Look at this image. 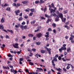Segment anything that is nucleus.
Listing matches in <instances>:
<instances>
[{
  "label": "nucleus",
  "mask_w": 74,
  "mask_h": 74,
  "mask_svg": "<svg viewBox=\"0 0 74 74\" xmlns=\"http://www.w3.org/2000/svg\"><path fill=\"white\" fill-rule=\"evenodd\" d=\"M66 45L67 44H65L63 45V47H62L61 48L59 49V51L60 52H62V50L66 51V47H66Z\"/></svg>",
  "instance_id": "f257e3e1"
},
{
  "label": "nucleus",
  "mask_w": 74,
  "mask_h": 74,
  "mask_svg": "<svg viewBox=\"0 0 74 74\" xmlns=\"http://www.w3.org/2000/svg\"><path fill=\"white\" fill-rule=\"evenodd\" d=\"M62 20V21L63 22H64V23H65L66 22V18H63V17L61 18Z\"/></svg>",
  "instance_id": "9d476101"
},
{
  "label": "nucleus",
  "mask_w": 74,
  "mask_h": 74,
  "mask_svg": "<svg viewBox=\"0 0 74 74\" xmlns=\"http://www.w3.org/2000/svg\"><path fill=\"white\" fill-rule=\"evenodd\" d=\"M36 40V36H34L33 38V40Z\"/></svg>",
  "instance_id": "6e6d98bb"
},
{
  "label": "nucleus",
  "mask_w": 74,
  "mask_h": 74,
  "mask_svg": "<svg viewBox=\"0 0 74 74\" xmlns=\"http://www.w3.org/2000/svg\"><path fill=\"white\" fill-rule=\"evenodd\" d=\"M63 70L64 72H67V69H66L65 68H63Z\"/></svg>",
  "instance_id": "72a5a7b5"
},
{
  "label": "nucleus",
  "mask_w": 74,
  "mask_h": 74,
  "mask_svg": "<svg viewBox=\"0 0 74 74\" xmlns=\"http://www.w3.org/2000/svg\"><path fill=\"white\" fill-rule=\"evenodd\" d=\"M51 16H56L57 15L55 13H53L51 14Z\"/></svg>",
  "instance_id": "dca6fc26"
},
{
  "label": "nucleus",
  "mask_w": 74,
  "mask_h": 74,
  "mask_svg": "<svg viewBox=\"0 0 74 74\" xmlns=\"http://www.w3.org/2000/svg\"><path fill=\"white\" fill-rule=\"evenodd\" d=\"M57 30L59 32H60V27H58L57 28Z\"/></svg>",
  "instance_id": "864d4df0"
},
{
  "label": "nucleus",
  "mask_w": 74,
  "mask_h": 74,
  "mask_svg": "<svg viewBox=\"0 0 74 74\" xmlns=\"http://www.w3.org/2000/svg\"><path fill=\"white\" fill-rule=\"evenodd\" d=\"M23 29H24L25 30H26L27 28V25H25L23 26Z\"/></svg>",
  "instance_id": "a878e982"
},
{
  "label": "nucleus",
  "mask_w": 74,
  "mask_h": 74,
  "mask_svg": "<svg viewBox=\"0 0 74 74\" xmlns=\"http://www.w3.org/2000/svg\"><path fill=\"white\" fill-rule=\"evenodd\" d=\"M5 21L4 20V17H3L1 19V22H2V23H3Z\"/></svg>",
  "instance_id": "4be33fe9"
},
{
  "label": "nucleus",
  "mask_w": 74,
  "mask_h": 74,
  "mask_svg": "<svg viewBox=\"0 0 74 74\" xmlns=\"http://www.w3.org/2000/svg\"><path fill=\"white\" fill-rule=\"evenodd\" d=\"M55 57H53V59L51 61V62L52 63V65L54 66V67H55L56 65L55 64V61L56 62H57L58 61V60L57 58H55Z\"/></svg>",
  "instance_id": "f03ea898"
},
{
  "label": "nucleus",
  "mask_w": 74,
  "mask_h": 74,
  "mask_svg": "<svg viewBox=\"0 0 74 74\" xmlns=\"http://www.w3.org/2000/svg\"><path fill=\"white\" fill-rule=\"evenodd\" d=\"M57 16L58 17V18H60L61 19L63 17V14L62 13H60Z\"/></svg>",
  "instance_id": "39448f33"
},
{
  "label": "nucleus",
  "mask_w": 74,
  "mask_h": 74,
  "mask_svg": "<svg viewBox=\"0 0 74 74\" xmlns=\"http://www.w3.org/2000/svg\"><path fill=\"white\" fill-rule=\"evenodd\" d=\"M45 51L43 49L41 50L40 51L41 53H45Z\"/></svg>",
  "instance_id": "c756f323"
},
{
  "label": "nucleus",
  "mask_w": 74,
  "mask_h": 74,
  "mask_svg": "<svg viewBox=\"0 0 74 74\" xmlns=\"http://www.w3.org/2000/svg\"><path fill=\"white\" fill-rule=\"evenodd\" d=\"M27 51L28 52H31V50H30V49L29 48H28L27 49Z\"/></svg>",
  "instance_id": "8fccbe9b"
},
{
  "label": "nucleus",
  "mask_w": 74,
  "mask_h": 74,
  "mask_svg": "<svg viewBox=\"0 0 74 74\" xmlns=\"http://www.w3.org/2000/svg\"><path fill=\"white\" fill-rule=\"evenodd\" d=\"M7 31L9 32H10V33H12V34L14 33V32H13V31L12 30H10V29H7Z\"/></svg>",
  "instance_id": "412c9836"
},
{
  "label": "nucleus",
  "mask_w": 74,
  "mask_h": 74,
  "mask_svg": "<svg viewBox=\"0 0 74 74\" xmlns=\"http://www.w3.org/2000/svg\"><path fill=\"white\" fill-rule=\"evenodd\" d=\"M71 51V49L70 48V47H69L68 48H67V52L69 53V52H70Z\"/></svg>",
  "instance_id": "f3484780"
},
{
  "label": "nucleus",
  "mask_w": 74,
  "mask_h": 74,
  "mask_svg": "<svg viewBox=\"0 0 74 74\" xmlns=\"http://www.w3.org/2000/svg\"><path fill=\"white\" fill-rule=\"evenodd\" d=\"M64 27L67 28V29L69 30L70 29V27H68L67 25H64Z\"/></svg>",
  "instance_id": "4468645a"
},
{
  "label": "nucleus",
  "mask_w": 74,
  "mask_h": 74,
  "mask_svg": "<svg viewBox=\"0 0 74 74\" xmlns=\"http://www.w3.org/2000/svg\"><path fill=\"white\" fill-rule=\"evenodd\" d=\"M23 19V18L22 17H20L18 19V20L19 21H22Z\"/></svg>",
  "instance_id": "cd10ccee"
},
{
  "label": "nucleus",
  "mask_w": 74,
  "mask_h": 74,
  "mask_svg": "<svg viewBox=\"0 0 74 74\" xmlns=\"http://www.w3.org/2000/svg\"><path fill=\"white\" fill-rule=\"evenodd\" d=\"M41 19L42 20V19H45V18L43 17H41Z\"/></svg>",
  "instance_id": "69168bd1"
},
{
  "label": "nucleus",
  "mask_w": 74,
  "mask_h": 74,
  "mask_svg": "<svg viewBox=\"0 0 74 74\" xmlns=\"http://www.w3.org/2000/svg\"><path fill=\"white\" fill-rule=\"evenodd\" d=\"M51 19H48L46 22V23H49V22H51Z\"/></svg>",
  "instance_id": "5701e85b"
},
{
  "label": "nucleus",
  "mask_w": 74,
  "mask_h": 74,
  "mask_svg": "<svg viewBox=\"0 0 74 74\" xmlns=\"http://www.w3.org/2000/svg\"><path fill=\"white\" fill-rule=\"evenodd\" d=\"M47 30H48V31H49V32H51V31H52V29H51V28H48Z\"/></svg>",
  "instance_id": "a18cd8bd"
},
{
  "label": "nucleus",
  "mask_w": 74,
  "mask_h": 74,
  "mask_svg": "<svg viewBox=\"0 0 74 74\" xmlns=\"http://www.w3.org/2000/svg\"><path fill=\"white\" fill-rule=\"evenodd\" d=\"M36 69H37V70H38V71H41V70H42V71H43V69H42L38 68H37Z\"/></svg>",
  "instance_id": "7c9ffc66"
},
{
  "label": "nucleus",
  "mask_w": 74,
  "mask_h": 74,
  "mask_svg": "<svg viewBox=\"0 0 74 74\" xmlns=\"http://www.w3.org/2000/svg\"><path fill=\"white\" fill-rule=\"evenodd\" d=\"M46 49L49 55H51V49H48L47 48H46Z\"/></svg>",
  "instance_id": "423d86ee"
},
{
  "label": "nucleus",
  "mask_w": 74,
  "mask_h": 74,
  "mask_svg": "<svg viewBox=\"0 0 74 74\" xmlns=\"http://www.w3.org/2000/svg\"><path fill=\"white\" fill-rule=\"evenodd\" d=\"M45 37H46V38H47L49 37V35H45Z\"/></svg>",
  "instance_id": "338daca9"
},
{
  "label": "nucleus",
  "mask_w": 74,
  "mask_h": 74,
  "mask_svg": "<svg viewBox=\"0 0 74 74\" xmlns=\"http://www.w3.org/2000/svg\"><path fill=\"white\" fill-rule=\"evenodd\" d=\"M4 7H7L8 6V4H7V3H5V4L4 5Z\"/></svg>",
  "instance_id": "0e129e2a"
},
{
  "label": "nucleus",
  "mask_w": 74,
  "mask_h": 74,
  "mask_svg": "<svg viewBox=\"0 0 74 74\" xmlns=\"http://www.w3.org/2000/svg\"><path fill=\"white\" fill-rule=\"evenodd\" d=\"M29 65H31V66H33V65H34V63H33L31 62H29Z\"/></svg>",
  "instance_id": "aec40b11"
},
{
  "label": "nucleus",
  "mask_w": 74,
  "mask_h": 74,
  "mask_svg": "<svg viewBox=\"0 0 74 74\" xmlns=\"http://www.w3.org/2000/svg\"><path fill=\"white\" fill-rule=\"evenodd\" d=\"M6 10L8 11H9V12H11V8L10 7H7L6 9Z\"/></svg>",
  "instance_id": "ddd939ff"
},
{
  "label": "nucleus",
  "mask_w": 74,
  "mask_h": 74,
  "mask_svg": "<svg viewBox=\"0 0 74 74\" xmlns=\"http://www.w3.org/2000/svg\"><path fill=\"white\" fill-rule=\"evenodd\" d=\"M35 22H36V20H34L33 21H31V24H32V23H34V24L35 23Z\"/></svg>",
  "instance_id": "c9c22d12"
},
{
  "label": "nucleus",
  "mask_w": 74,
  "mask_h": 74,
  "mask_svg": "<svg viewBox=\"0 0 74 74\" xmlns=\"http://www.w3.org/2000/svg\"><path fill=\"white\" fill-rule=\"evenodd\" d=\"M13 47L15 48H19V47H18V43H16L15 44L13 45Z\"/></svg>",
  "instance_id": "7ed1b4c3"
},
{
  "label": "nucleus",
  "mask_w": 74,
  "mask_h": 74,
  "mask_svg": "<svg viewBox=\"0 0 74 74\" xmlns=\"http://www.w3.org/2000/svg\"><path fill=\"white\" fill-rule=\"evenodd\" d=\"M35 3L36 4H38V3H39V1H35Z\"/></svg>",
  "instance_id": "ea45409f"
},
{
  "label": "nucleus",
  "mask_w": 74,
  "mask_h": 74,
  "mask_svg": "<svg viewBox=\"0 0 74 74\" xmlns=\"http://www.w3.org/2000/svg\"><path fill=\"white\" fill-rule=\"evenodd\" d=\"M32 51H33V52H36V49H32Z\"/></svg>",
  "instance_id": "de8ad7c7"
},
{
  "label": "nucleus",
  "mask_w": 74,
  "mask_h": 74,
  "mask_svg": "<svg viewBox=\"0 0 74 74\" xmlns=\"http://www.w3.org/2000/svg\"><path fill=\"white\" fill-rule=\"evenodd\" d=\"M62 60L63 61V62H66V60L64 59V58H62Z\"/></svg>",
  "instance_id": "c03bdc74"
},
{
  "label": "nucleus",
  "mask_w": 74,
  "mask_h": 74,
  "mask_svg": "<svg viewBox=\"0 0 74 74\" xmlns=\"http://www.w3.org/2000/svg\"><path fill=\"white\" fill-rule=\"evenodd\" d=\"M69 40H73V38L71 37L69 38Z\"/></svg>",
  "instance_id": "bf43d9fd"
},
{
  "label": "nucleus",
  "mask_w": 74,
  "mask_h": 74,
  "mask_svg": "<svg viewBox=\"0 0 74 74\" xmlns=\"http://www.w3.org/2000/svg\"><path fill=\"white\" fill-rule=\"evenodd\" d=\"M23 59L22 58H21L20 59V61H23Z\"/></svg>",
  "instance_id": "680f3d73"
},
{
  "label": "nucleus",
  "mask_w": 74,
  "mask_h": 74,
  "mask_svg": "<svg viewBox=\"0 0 74 74\" xmlns=\"http://www.w3.org/2000/svg\"><path fill=\"white\" fill-rule=\"evenodd\" d=\"M22 3L23 4H28L29 3V1H22Z\"/></svg>",
  "instance_id": "0eeeda50"
},
{
  "label": "nucleus",
  "mask_w": 74,
  "mask_h": 74,
  "mask_svg": "<svg viewBox=\"0 0 74 74\" xmlns=\"http://www.w3.org/2000/svg\"><path fill=\"white\" fill-rule=\"evenodd\" d=\"M64 14H67V13L68 12V10H65L64 11Z\"/></svg>",
  "instance_id": "e433bc0d"
},
{
  "label": "nucleus",
  "mask_w": 74,
  "mask_h": 74,
  "mask_svg": "<svg viewBox=\"0 0 74 74\" xmlns=\"http://www.w3.org/2000/svg\"><path fill=\"white\" fill-rule=\"evenodd\" d=\"M20 12V10H16L14 11V13H15L16 15H19L18 14H19Z\"/></svg>",
  "instance_id": "20e7f679"
},
{
  "label": "nucleus",
  "mask_w": 74,
  "mask_h": 74,
  "mask_svg": "<svg viewBox=\"0 0 74 74\" xmlns=\"http://www.w3.org/2000/svg\"><path fill=\"white\" fill-rule=\"evenodd\" d=\"M25 19H27L28 18V16H24Z\"/></svg>",
  "instance_id": "4d7b16f0"
},
{
  "label": "nucleus",
  "mask_w": 74,
  "mask_h": 74,
  "mask_svg": "<svg viewBox=\"0 0 74 74\" xmlns=\"http://www.w3.org/2000/svg\"><path fill=\"white\" fill-rule=\"evenodd\" d=\"M21 5V4H20V3H17V5H16V7H19V6Z\"/></svg>",
  "instance_id": "2f4dec72"
},
{
  "label": "nucleus",
  "mask_w": 74,
  "mask_h": 74,
  "mask_svg": "<svg viewBox=\"0 0 74 74\" xmlns=\"http://www.w3.org/2000/svg\"><path fill=\"white\" fill-rule=\"evenodd\" d=\"M36 44L38 45H40V42H36Z\"/></svg>",
  "instance_id": "37998d69"
},
{
  "label": "nucleus",
  "mask_w": 74,
  "mask_h": 74,
  "mask_svg": "<svg viewBox=\"0 0 74 74\" xmlns=\"http://www.w3.org/2000/svg\"><path fill=\"white\" fill-rule=\"evenodd\" d=\"M59 56V55H58V54H57L54 57V58H58Z\"/></svg>",
  "instance_id": "052dcab7"
},
{
  "label": "nucleus",
  "mask_w": 74,
  "mask_h": 74,
  "mask_svg": "<svg viewBox=\"0 0 74 74\" xmlns=\"http://www.w3.org/2000/svg\"><path fill=\"white\" fill-rule=\"evenodd\" d=\"M42 35L41 33H39V34H37V37H38V38H40L41 36H42Z\"/></svg>",
  "instance_id": "6e6552de"
},
{
  "label": "nucleus",
  "mask_w": 74,
  "mask_h": 74,
  "mask_svg": "<svg viewBox=\"0 0 74 74\" xmlns=\"http://www.w3.org/2000/svg\"><path fill=\"white\" fill-rule=\"evenodd\" d=\"M2 46L1 47V49H3L4 47H5V45L4 44H3L2 45Z\"/></svg>",
  "instance_id": "a211bd4d"
},
{
  "label": "nucleus",
  "mask_w": 74,
  "mask_h": 74,
  "mask_svg": "<svg viewBox=\"0 0 74 74\" xmlns=\"http://www.w3.org/2000/svg\"><path fill=\"white\" fill-rule=\"evenodd\" d=\"M45 3V1H43V0H40V4H42Z\"/></svg>",
  "instance_id": "393cba45"
},
{
  "label": "nucleus",
  "mask_w": 74,
  "mask_h": 74,
  "mask_svg": "<svg viewBox=\"0 0 74 74\" xmlns=\"http://www.w3.org/2000/svg\"><path fill=\"white\" fill-rule=\"evenodd\" d=\"M69 21H68V22H66V23H65V25H66L67 26V25H69Z\"/></svg>",
  "instance_id": "f704fd0d"
},
{
  "label": "nucleus",
  "mask_w": 74,
  "mask_h": 74,
  "mask_svg": "<svg viewBox=\"0 0 74 74\" xmlns=\"http://www.w3.org/2000/svg\"><path fill=\"white\" fill-rule=\"evenodd\" d=\"M39 55V54L38 53L36 54V55H35V56H36L37 58H38V57Z\"/></svg>",
  "instance_id": "79ce46f5"
},
{
  "label": "nucleus",
  "mask_w": 74,
  "mask_h": 74,
  "mask_svg": "<svg viewBox=\"0 0 74 74\" xmlns=\"http://www.w3.org/2000/svg\"><path fill=\"white\" fill-rule=\"evenodd\" d=\"M67 65H68V66H71L72 70H73V69H74V66L73 67V65H72L71 64H67Z\"/></svg>",
  "instance_id": "6ab92c4d"
},
{
  "label": "nucleus",
  "mask_w": 74,
  "mask_h": 74,
  "mask_svg": "<svg viewBox=\"0 0 74 74\" xmlns=\"http://www.w3.org/2000/svg\"><path fill=\"white\" fill-rule=\"evenodd\" d=\"M4 29V26L2 24L0 25V29Z\"/></svg>",
  "instance_id": "2eb2a0df"
},
{
  "label": "nucleus",
  "mask_w": 74,
  "mask_h": 74,
  "mask_svg": "<svg viewBox=\"0 0 74 74\" xmlns=\"http://www.w3.org/2000/svg\"><path fill=\"white\" fill-rule=\"evenodd\" d=\"M58 59L59 60H60L62 59V57L60 56H59L58 58Z\"/></svg>",
  "instance_id": "3c124183"
},
{
  "label": "nucleus",
  "mask_w": 74,
  "mask_h": 74,
  "mask_svg": "<svg viewBox=\"0 0 74 74\" xmlns=\"http://www.w3.org/2000/svg\"><path fill=\"white\" fill-rule=\"evenodd\" d=\"M10 71L11 73H15L14 72V69L13 68V69H11L10 70Z\"/></svg>",
  "instance_id": "bb28decb"
},
{
  "label": "nucleus",
  "mask_w": 74,
  "mask_h": 74,
  "mask_svg": "<svg viewBox=\"0 0 74 74\" xmlns=\"http://www.w3.org/2000/svg\"><path fill=\"white\" fill-rule=\"evenodd\" d=\"M45 17H46V18H50V16H48V15L47 14H45Z\"/></svg>",
  "instance_id": "4c0bfd02"
},
{
  "label": "nucleus",
  "mask_w": 74,
  "mask_h": 74,
  "mask_svg": "<svg viewBox=\"0 0 74 74\" xmlns=\"http://www.w3.org/2000/svg\"><path fill=\"white\" fill-rule=\"evenodd\" d=\"M51 7L52 8H54L55 7V6L53 5V3H52L51 4Z\"/></svg>",
  "instance_id": "49530a36"
},
{
  "label": "nucleus",
  "mask_w": 74,
  "mask_h": 74,
  "mask_svg": "<svg viewBox=\"0 0 74 74\" xmlns=\"http://www.w3.org/2000/svg\"><path fill=\"white\" fill-rule=\"evenodd\" d=\"M12 5L14 6V7H17L16 6V4L15 3H14Z\"/></svg>",
  "instance_id": "58836bf2"
},
{
  "label": "nucleus",
  "mask_w": 74,
  "mask_h": 74,
  "mask_svg": "<svg viewBox=\"0 0 74 74\" xmlns=\"http://www.w3.org/2000/svg\"><path fill=\"white\" fill-rule=\"evenodd\" d=\"M6 38H9V36H8V35H6Z\"/></svg>",
  "instance_id": "774afa93"
},
{
  "label": "nucleus",
  "mask_w": 74,
  "mask_h": 74,
  "mask_svg": "<svg viewBox=\"0 0 74 74\" xmlns=\"http://www.w3.org/2000/svg\"><path fill=\"white\" fill-rule=\"evenodd\" d=\"M50 12L51 13H52V12H53V9H51L50 10Z\"/></svg>",
  "instance_id": "e2e57ef3"
},
{
  "label": "nucleus",
  "mask_w": 74,
  "mask_h": 74,
  "mask_svg": "<svg viewBox=\"0 0 74 74\" xmlns=\"http://www.w3.org/2000/svg\"><path fill=\"white\" fill-rule=\"evenodd\" d=\"M56 17L55 18V21L56 22H58V21H59V17H58L57 16H56Z\"/></svg>",
  "instance_id": "9b49d317"
},
{
  "label": "nucleus",
  "mask_w": 74,
  "mask_h": 74,
  "mask_svg": "<svg viewBox=\"0 0 74 74\" xmlns=\"http://www.w3.org/2000/svg\"><path fill=\"white\" fill-rule=\"evenodd\" d=\"M8 57H11V58H12V57H13V56L12 55H11V54H9L8 55Z\"/></svg>",
  "instance_id": "c85d7f7f"
},
{
  "label": "nucleus",
  "mask_w": 74,
  "mask_h": 74,
  "mask_svg": "<svg viewBox=\"0 0 74 74\" xmlns=\"http://www.w3.org/2000/svg\"><path fill=\"white\" fill-rule=\"evenodd\" d=\"M52 26L54 27H56V25L55 23H53L52 24Z\"/></svg>",
  "instance_id": "b1692460"
},
{
  "label": "nucleus",
  "mask_w": 74,
  "mask_h": 74,
  "mask_svg": "<svg viewBox=\"0 0 74 74\" xmlns=\"http://www.w3.org/2000/svg\"><path fill=\"white\" fill-rule=\"evenodd\" d=\"M30 10L33 13L34 11V9H30Z\"/></svg>",
  "instance_id": "473e14b6"
},
{
  "label": "nucleus",
  "mask_w": 74,
  "mask_h": 74,
  "mask_svg": "<svg viewBox=\"0 0 74 74\" xmlns=\"http://www.w3.org/2000/svg\"><path fill=\"white\" fill-rule=\"evenodd\" d=\"M70 68V66H67L66 67V69H67V70H69Z\"/></svg>",
  "instance_id": "5fc2aeb1"
},
{
  "label": "nucleus",
  "mask_w": 74,
  "mask_h": 74,
  "mask_svg": "<svg viewBox=\"0 0 74 74\" xmlns=\"http://www.w3.org/2000/svg\"><path fill=\"white\" fill-rule=\"evenodd\" d=\"M33 13L32 12H31L29 14V16H32L33 15Z\"/></svg>",
  "instance_id": "09e8293b"
},
{
  "label": "nucleus",
  "mask_w": 74,
  "mask_h": 74,
  "mask_svg": "<svg viewBox=\"0 0 74 74\" xmlns=\"http://www.w3.org/2000/svg\"><path fill=\"white\" fill-rule=\"evenodd\" d=\"M3 68L4 69H8V68H7V67L5 66L4 67V66H3Z\"/></svg>",
  "instance_id": "13d9d810"
},
{
  "label": "nucleus",
  "mask_w": 74,
  "mask_h": 74,
  "mask_svg": "<svg viewBox=\"0 0 74 74\" xmlns=\"http://www.w3.org/2000/svg\"><path fill=\"white\" fill-rule=\"evenodd\" d=\"M39 31H40V29H38L36 30H35L34 31V32H39Z\"/></svg>",
  "instance_id": "a19ab883"
},
{
  "label": "nucleus",
  "mask_w": 74,
  "mask_h": 74,
  "mask_svg": "<svg viewBox=\"0 0 74 74\" xmlns=\"http://www.w3.org/2000/svg\"><path fill=\"white\" fill-rule=\"evenodd\" d=\"M53 32L54 33H56V30L55 29H54Z\"/></svg>",
  "instance_id": "603ef678"
},
{
  "label": "nucleus",
  "mask_w": 74,
  "mask_h": 74,
  "mask_svg": "<svg viewBox=\"0 0 74 74\" xmlns=\"http://www.w3.org/2000/svg\"><path fill=\"white\" fill-rule=\"evenodd\" d=\"M28 36L29 37H34V35H33V34H29L28 35Z\"/></svg>",
  "instance_id": "f8f14e48"
},
{
  "label": "nucleus",
  "mask_w": 74,
  "mask_h": 74,
  "mask_svg": "<svg viewBox=\"0 0 74 74\" xmlns=\"http://www.w3.org/2000/svg\"><path fill=\"white\" fill-rule=\"evenodd\" d=\"M56 70L57 71H59V72H62V69L60 68H59L58 69L56 68Z\"/></svg>",
  "instance_id": "1a4fd4ad"
}]
</instances>
